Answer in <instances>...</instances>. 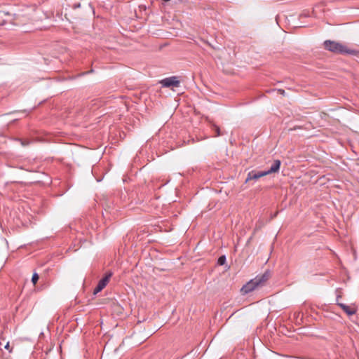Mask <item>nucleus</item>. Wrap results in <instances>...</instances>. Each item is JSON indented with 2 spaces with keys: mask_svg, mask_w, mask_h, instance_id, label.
<instances>
[{
  "mask_svg": "<svg viewBox=\"0 0 359 359\" xmlns=\"http://www.w3.org/2000/svg\"><path fill=\"white\" fill-rule=\"evenodd\" d=\"M268 279L269 275L267 273H264L261 276H257L244 285L241 292L243 294H246L257 289L258 287L262 286Z\"/></svg>",
  "mask_w": 359,
  "mask_h": 359,
  "instance_id": "f257e3e1",
  "label": "nucleus"
},
{
  "mask_svg": "<svg viewBox=\"0 0 359 359\" xmlns=\"http://www.w3.org/2000/svg\"><path fill=\"white\" fill-rule=\"evenodd\" d=\"M324 48L334 53H340V54H353V50H349L346 46L343 45L341 43L326 40L324 41Z\"/></svg>",
  "mask_w": 359,
  "mask_h": 359,
  "instance_id": "f03ea898",
  "label": "nucleus"
},
{
  "mask_svg": "<svg viewBox=\"0 0 359 359\" xmlns=\"http://www.w3.org/2000/svg\"><path fill=\"white\" fill-rule=\"evenodd\" d=\"M163 87L169 88V87H178L180 86V81L178 80L177 76H170L165 78L161 81L160 82Z\"/></svg>",
  "mask_w": 359,
  "mask_h": 359,
  "instance_id": "7ed1b4c3",
  "label": "nucleus"
},
{
  "mask_svg": "<svg viewBox=\"0 0 359 359\" xmlns=\"http://www.w3.org/2000/svg\"><path fill=\"white\" fill-rule=\"evenodd\" d=\"M267 175L266 171H257V170H252L248 172L247 178L245 179V182L248 183L252 180L257 181L259 178L264 177Z\"/></svg>",
  "mask_w": 359,
  "mask_h": 359,
  "instance_id": "20e7f679",
  "label": "nucleus"
},
{
  "mask_svg": "<svg viewBox=\"0 0 359 359\" xmlns=\"http://www.w3.org/2000/svg\"><path fill=\"white\" fill-rule=\"evenodd\" d=\"M112 276V273L109 272L105 275L104 277H103L99 282L97 285L94 290L93 293L95 294L100 292H101L105 286L107 285V283L109 281L110 278Z\"/></svg>",
  "mask_w": 359,
  "mask_h": 359,
  "instance_id": "39448f33",
  "label": "nucleus"
},
{
  "mask_svg": "<svg viewBox=\"0 0 359 359\" xmlns=\"http://www.w3.org/2000/svg\"><path fill=\"white\" fill-rule=\"evenodd\" d=\"M280 164L281 163L280 160H275L270 169L265 170L266 174L269 175L278 172L280 169Z\"/></svg>",
  "mask_w": 359,
  "mask_h": 359,
  "instance_id": "423d86ee",
  "label": "nucleus"
},
{
  "mask_svg": "<svg viewBox=\"0 0 359 359\" xmlns=\"http://www.w3.org/2000/svg\"><path fill=\"white\" fill-rule=\"evenodd\" d=\"M339 306L342 308V309L348 315L351 316L355 313L356 311L354 308H352L349 306L340 304Z\"/></svg>",
  "mask_w": 359,
  "mask_h": 359,
  "instance_id": "0eeeda50",
  "label": "nucleus"
},
{
  "mask_svg": "<svg viewBox=\"0 0 359 359\" xmlns=\"http://www.w3.org/2000/svg\"><path fill=\"white\" fill-rule=\"evenodd\" d=\"M7 15H8V13H5L4 11H0V19L1 20L0 21V25H3L6 23V20L4 19V17Z\"/></svg>",
  "mask_w": 359,
  "mask_h": 359,
  "instance_id": "6e6552de",
  "label": "nucleus"
},
{
  "mask_svg": "<svg viewBox=\"0 0 359 359\" xmlns=\"http://www.w3.org/2000/svg\"><path fill=\"white\" fill-rule=\"evenodd\" d=\"M39 279V276L38 273H34L32 278V282L34 285H36Z\"/></svg>",
  "mask_w": 359,
  "mask_h": 359,
  "instance_id": "1a4fd4ad",
  "label": "nucleus"
},
{
  "mask_svg": "<svg viewBox=\"0 0 359 359\" xmlns=\"http://www.w3.org/2000/svg\"><path fill=\"white\" fill-rule=\"evenodd\" d=\"M226 262V257L224 255H222L219 257L217 260V264L219 265H224Z\"/></svg>",
  "mask_w": 359,
  "mask_h": 359,
  "instance_id": "9d476101",
  "label": "nucleus"
},
{
  "mask_svg": "<svg viewBox=\"0 0 359 359\" xmlns=\"http://www.w3.org/2000/svg\"><path fill=\"white\" fill-rule=\"evenodd\" d=\"M213 129L215 130L216 134L215 135V137H218L219 135H221V133H220V129L219 128V126H216V125H213Z\"/></svg>",
  "mask_w": 359,
  "mask_h": 359,
  "instance_id": "9b49d317",
  "label": "nucleus"
},
{
  "mask_svg": "<svg viewBox=\"0 0 359 359\" xmlns=\"http://www.w3.org/2000/svg\"><path fill=\"white\" fill-rule=\"evenodd\" d=\"M277 92H278L280 95H283V96H285V90H283V89H278V90H277Z\"/></svg>",
  "mask_w": 359,
  "mask_h": 359,
  "instance_id": "f8f14e48",
  "label": "nucleus"
},
{
  "mask_svg": "<svg viewBox=\"0 0 359 359\" xmlns=\"http://www.w3.org/2000/svg\"><path fill=\"white\" fill-rule=\"evenodd\" d=\"M4 348H5L6 349L8 350V351H9V352H11V351H12V350H11V349H10V345H9V343H8V342L6 344V346H4Z\"/></svg>",
  "mask_w": 359,
  "mask_h": 359,
  "instance_id": "ddd939ff",
  "label": "nucleus"
},
{
  "mask_svg": "<svg viewBox=\"0 0 359 359\" xmlns=\"http://www.w3.org/2000/svg\"><path fill=\"white\" fill-rule=\"evenodd\" d=\"M20 142H21L22 145H23V146H26V145H28L29 144V142H27V141L20 140Z\"/></svg>",
  "mask_w": 359,
  "mask_h": 359,
  "instance_id": "4468645a",
  "label": "nucleus"
},
{
  "mask_svg": "<svg viewBox=\"0 0 359 359\" xmlns=\"http://www.w3.org/2000/svg\"><path fill=\"white\" fill-rule=\"evenodd\" d=\"M80 6H81L80 4H74V8H79Z\"/></svg>",
  "mask_w": 359,
  "mask_h": 359,
  "instance_id": "2eb2a0df",
  "label": "nucleus"
}]
</instances>
